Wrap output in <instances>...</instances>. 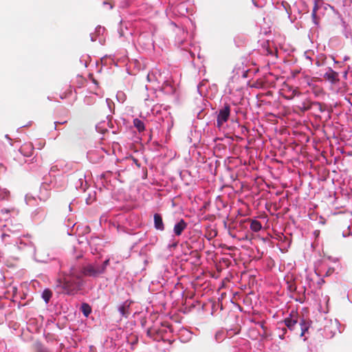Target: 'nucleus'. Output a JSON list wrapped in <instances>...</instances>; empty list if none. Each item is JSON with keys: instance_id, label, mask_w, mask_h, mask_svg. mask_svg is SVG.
Wrapping results in <instances>:
<instances>
[{"instance_id": "obj_2", "label": "nucleus", "mask_w": 352, "mask_h": 352, "mask_svg": "<svg viewBox=\"0 0 352 352\" xmlns=\"http://www.w3.org/2000/svg\"><path fill=\"white\" fill-rule=\"evenodd\" d=\"M80 271L82 276L91 278H97L104 274L102 268L97 263H89L80 269Z\"/></svg>"}, {"instance_id": "obj_9", "label": "nucleus", "mask_w": 352, "mask_h": 352, "mask_svg": "<svg viewBox=\"0 0 352 352\" xmlns=\"http://www.w3.org/2000/svg\"><path fill=\"white\" fill-rule=\"evenodd\" d=\"M153 218H154L155 228L160 231H164L165 229V227H164V224L162 216L158 213H155L154 214Z\"/></svg>"}, {"instance_id": "obj_12", "label": "nucleus", "mask_w": 352, "mask_h": 352, "mask_svg": "<svg viewBox=\"0 0 352 352\" xmlns=\"http://www.w3.org/2000/svg\"><path fill=\"white\" fill-rule=\"evenodd\" d=\"M250 229L255 232L260 231L262 228L261 223L258 220L250 219Z\"/></svg>"}, {"instance_id": "obj_6", "label": "nucleus", "mask_w": 352, "mask_h": 352, "mask_svg": "<svg viewBox=\"0 0 352 352\" xmlns=\"http://www.w3.org/2000/svg\"><path fill=\"white\" fill-rule=\"evenodd\" d=\"M324 78L333 84H336L339 81L338 73L329 68L328 71L324 74Z\"/></svg>"}, {"instance_id": "obj_20", "label": "nucleus", "mask_w": 352, "mask_h": 352, "mask_svg": "<svg viewBox=\"0 0 352 352\" xmlns=\"http://www.w3.org/2000/svg\"><path fill=\"white\" fill-rule=\"evenodd\" d=\"M110 263V259L107 258L106 259L102 264H100V267L102 268V271L104 273L106 272L107 267Z\"/></svg>"}, {"instance_id": "obj_27", "label": "nucleus", "mask_w": 352, "mask_h": 352, "mask_svg": "<svg viewBox=\"0 0 352 352\" xmlns=\"http://www.w3.org/2000/svg\"><path fill=\"white\" fill-rule=\"evenodd\" d=\"M283 331H285V333L287 331L286 329H283Z\"/></svg>"}, {"instance_id": "obj_11", "label": "nucleus", "mask_w": 352, "mask_h": 352, "mask_svg": "<svg viewBox=\"0 0 352 352\" xmlns=\"http://www.w3.org/2000/svg\"><path fill=\"white\" fill-rule=\"evenodd\" d=\"M118 311L122 316L127 318L129 315V304H128L127 302H125L124 304L119 307Z\"/></svg>"}, {"instance_id": "obj_24", "label": "nucleus", "mask_w": 352, "mask_h": 352, "mask_svg": "<svg viewBox=\"0 0 352 352\" xmlns=\"http://www.w3.org/2000/svg\"><path fill=\"white\" fill-rule=\"evenodd\" d=\"M333 269H329L326 273V275L329 276L333 273Z\"/></svg>"}, {"instance_id": "obj_26", "label": "nucleus", "mask_w": 352, "mask_h": 352, "mask_svg": "<svg viewBox=\"0 0 352 352\" xmlns=\"http://www.w3.org/2000/svg\"><path fill=\"white\" fill-rule=\"evenodd\" d=\"M9 210H5V212H8Z\"/></svg>"}, {"instance_id": "obj_18", "label": "nucleus", "mask_w": 352, "mask_h": 352, "mask_svg": "<svg viewBox=\"0 0 352 352\" xmlns=\"http://www.w3.org/2000/svg\"><path fill=\"white\" fill-rule=\"evenodd\" d=\"M317 10H318V6L315 5L314 8H313V10H312V12H311V16H312L314 23L315 24H316V25L318 23V18H317V16H316Z\"/></svg>"}, {"instance_id": "obj_5", "label": "nucleus", "mask_w": 352, "mask_h": 352, "mask_svg": "<svg viewBox=\"0 0 352 352\" xmlns=\"http://www.w3.org/2000/svg\"><path fill=\"white\" fill-rule=\"evenodd\" d=\"M313 107V102L306 98L302 101H299L296 105V108L300 112L304 113L310 110Z\"/></svg>"}, {"instance_id": "obj_23", "label": "nucleus", "mask_w": 352, "mask_h": 352, "mask_svg": "<svg viewBox=\"0 0 352 352\" xmlns=\"http://www.w3.org/2000/svg\"><path fill=\"white\" fill-rule=\"evenodd\" d=\"M132 160L133 162V163L138 167L140 168V166H141V164L139 162L138 160H137L136 158H134V157H132Z\"/></svg>"}, {"instance_id": "obj_1", "label": "nucleus", "mask_w": 352, "mask_h": 352, "mask_svg": "<svg viewBox=\"0 0 352 352\" xmlns=\"http://www.w3.org/2000/svg\"><path fill=\"white\" fill-rule=\"evenodd\" d=\"M62 277L56 281L55 288L60 292L74 296L82 289L85 285L80 268L75 265L69 266L68 270L62 271Z\"/></svg>"}, {"instance_id": "obj_14", "label": "nucleus", "mask_w": 352, "mask_h": 352, "mask_svg": "<svg viewBox=\"0 0 352 352\" xmlns=\"http://www.w3.org/2000/svg\"><path fill=\"white\" fill-rule=\"evenodd\" d=\"M36 352H61V350L59 349V351H54L52 350H51L50 348L44 346L43 344H41V343H37L36 344Z\"/></svg>"}, {"instance_id": "obj_8", "label": "nucleus", "mask_w": 352, "mask_h": 352, "mask_svg": "<svg viewBox=\"0 0 352 352\" xmlns=\"http://www.w3.org/2000/svg\"><path fill=\"white\" fill-rule=\"evenodd\" d=\"M187 223L184 219H180L174 226L173 231L176 236H180L187 228Z\"/></svg>"}, {"instance_id": "obj_25", "label": "nucleus", "mask_w": 352, "mask_h": 352, "mask_svg": "<svg viewBox=\"0 0 352 352\" xmlns=\"http://www.w3.org/2000/svg\"><path fill=\"white\" fill-rule=\"evenodd\" d=\"M346 75H347V72H346L344 73V77H346Z\"/></svg>"}, {"instance_id": "obj_15", "label": "nucleus", "mask_w": 352, "mask_h": 352, "mask_svg": "<svg viewBox=\"0 0 352 352\" xmlns=\"http://www.w3.org/2000/svg\"><path fill=\"white\" fill-rule=\"evenodd\" d=\"M80 311L85 317H87L91 312V307L87 303H82L80 307Z\"/></svg>"}, {"instance_id": "obj_4", "label": "nucleus", "mask_w": 352, "mask_h": 352, "mask_svg": "<svg viewBox=\"0 0 352 352\" xmlns=\"http://www.w3.org/2000/svg\"><path fill=\"white\" fill-rule=\"evenodd\" d=\"M298 322V316L296 312H292L289 317L285 318L283 322L290 331H294Z\"/></svg>"}, {"instance_id": "obj_3", "label": "nucleus", "mask_w": 352, "mask_h": 352, "mask_svg": "<svg viewBox=\"0 0 352 352\" xmlns=\"http://www.w3.org/2000/svg\"><path fill=\"white\" fill-rule=\"evenodd\" d=\"M230 115V106L225 104L224 106L219 109L217 118V126L220 128L225 122L228 120Z\"/></svg>"}, {"instance_id": "obj_10", "label": "nucleus", "mask_w": 352, "mask_h": 352, "mask_svg": "<svg viewBox=\"0 0 352 352\" xmlns=\"http://www.w3.org/2000/svg\"><path fill=\"white\" fill-rule=\"evenodd\" d=\"M300 336L302 337L305 332L308 331L309 326H310V322L308 320H306L304 318H302L300 320Z\"/></svg>"}, {"instance_id": "obj_21", "label": "nucleus", "mask_w": 352, "mask_h": 352, "mask_svg": "<svg viewBox=\"0 0 352 352\" xmlns=\"http://www.w3.org/2000/svg\"><path fill=\"white\" fill-rule=\"evenodd\" d=\"M288 289L289 290L292 292H294L296 291V286L295 285V284L294 283H290L288 286Z\"/></svg>"}, {"instance_id": "obj_19", "label": "nucleus", "mask_w": 352, "mask_h": 352, "mask_svg": "<svg viewBox=\"0 0 352 352\" xmlns=\"http://www.w3.org/2000/svg\"><path fill=\"white\" fill-rule=\"evenodd\" d=\"M159 333L158 329L155 327H151L147 330V335L149 337H154L155 334H157Z\"/></svg>"}, {"instance_id": "obj_16", "label": "nucleus", "mask_w": 352, "mask_h": 352, "mask_svg": "<svg viewBox=\"0 0 352 352\" xmlns=\"http://www.w3.org/2000/svg\"><path fill=\"white\" fill-rule=\"evenodd\" d=\"M52 296V292L50 289H46L42 293V298L47 303Z\"/></svg>"}, {"instance_id": "obj_7", "label": "nucleus", "mask_w": 352, "mask_h": 352, "mask_svg": "<svg viewBox=\"0 0 352 352\" xmlns=\"http://www.w3.org/2000/svg\"><path fill=\"white\" fill-rule=\"evenodd\" d=\"M20 152L25 157H30L33 154L34 146L31 142L23 144L20 149Z\"/></svg>"}, {"instance_id": "obj_13", "label": "nucleus", "mask_w": 352, "mask_h": 352, "mask_svg": "<svg viewBox=\"0 0 352 352\" xmlns=\"http://www.w3.org/2000/svg\"><path fill=\"white\" fill-rule=\"evenodd\" d=\"M133 126L140 133L145 130V125L143 121L138 118H135L133 121Z\"/></svg>"}, {"instance_id": "obj_22", "label": "nucleus", "mask_w": 352, "mask_h": 352, "mask_svg": "<svg viewBox=\"0 0 352 352\" xmlns=\"http://www.w3.org/2000/svg\"><path fill=\"white\" fill-rule=\"evenodd\" d=\"M66 122H67V121H66V120H65V121H63H63H60V122H54V125H55V126H54V129H58V124H65V123H66Z\"/></svg>"}, {"instance_id": "obj_17", "label": "nucleus", "mask_w": 352, "mask_h": 352, "mask_svg": "<svg viewBox=\"0 0 352 352\" xmlns=\"http://www.w3.org/2000/svg\"><path fill=\"white\" fill-rule=\"evenodd\" d=\"M316 108L318 110L319 112L322 113L325 111V106L324 104L319 102H313V107Z\"/></svg>"}]
</instances>
